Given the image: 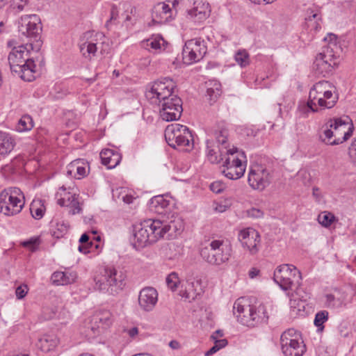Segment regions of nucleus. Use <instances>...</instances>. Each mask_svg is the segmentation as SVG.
Wrapping results in <instances>:
<instances>
[{"instance_id":"nucleus-1","label":"nucleus","mask_w":356,"mask_h":356,"mask_svg":"<svg viewBox=\"0 0 356 356\" xmlns=\"http://www.w3.org/2000/svg\"><path fill=\"white\" fill-rule=\"evenodd\" d=\"M178 230V225L174 219L167 223L160 219L148 218L133 227L131 242L136 249L143 248L147 245L156 243L168 234L172 236V233Z\"/></svg>"},{"instance_id":"nucleus-2","label":"nucleus","mask_w":356,"mask_h":356,"mask_svg":"<svg viewBox=\"0 0 356 356\" xmlns=\"http://www.w3.org/2000/svg\"><path fill=\"white\" fill-rule=\"evenodd\" d=\"M29 51L24 45L13 48L8 60L11 72L17 75L25 81H31L35 79L36 65L27 56Z\"/></svg>"},{"instance_id":"nucleus-3","label":"nucleus","mask_w":356,"mask_h":356,"mask_svg":"<svg viewBox=\"0 0 356 356\" xmlns=\"http://www.w3.org/2000/svg\"><path fill=\"white\" fill-rule=\"evenodd\" d=\"M246 300L238 298L234 304L233 312L238 321L248 327H254L259 323H266L268 319L264 305H259L244 303Z\"/></svg>"},{"instance_id":"nucleus-4","label":"nucleus","mask_w":356,"mask_h":356,"mask_svg":"<svg viewBox=\"0 0 356 356\" xmlns=\"http://www.w3.org/2000/svg\"><path fill=\"white\" fill-rule=\"evenodd\" d=\"M95 289L102 293L115 295L124 286V275L113 266H106L99 275L95 276Z\"/></svg>"},{"instance_id":"nucleus-5","label":"nucleus","mask_w":356,"mask_h":356,"mask_svg":"<svg viewBox=\"0 0 356 356\" xmlns=\"http://www.w3.org/2000/svg\"><path fill=\"white\" fill-rule=\"evenodd\" d=\"M232 253V246L222 240H213L209 245L203 247L200 255L210 264L220 266L227 262Z\"/></svg>"},{"instance_id":"nucleus-6","label":"nucleus","mask_w":356,"mask_h":356,"mask_svg":"<svg viewBox=\"0 0 356 356\" xmlns=\"http://www.w3.org/2000/svg\"><path fill=\"white\" fill-rule=\"evenodd\" d=\"M24 206V195L17 187H9L0 193V212L12 216L21 212Z\"/></svg>"},{"instance_id":"nucleus-7","label":"nucleus","mask_w":356,"mask_h":356,"mask_svg":"<svg viewBox=\"0 0 356 356\" xmlns=\"http://www.w3.org/2000/svg\"><path fill=\"white\" fill-rule=\"evenodd\" d=\"M274 280L282 289L287 291L293 287L298 289L301 285L302 275L292 264H282L274 272Z\"/></svg>"},{"instance_id":"nucleus-8","label":"nucleus","mask_w":356,"mask_h":356,"mask_svg":"<svg viewBox=\"0 0 356 356\" xmlns=\"http://www.w3.org/2000/svg\"><path fill=\"white\" fill-rule=\"evenodd\" d=\"M175 87L172 80L165 77L152 83L145 95L150 104L159 106L162 101L168 99L172 95Z\"/></svg>"},{"instance_id":"nucleus-9","label":"nucleus","mask_w":356,"mask_h":356,"mask_svg":"<svg viewBox=\"0 0 356 356\" xmlns=\"http://www.w3.org/2000/svg\"><path fill=\"white\" fill-rule=\"evenodd\" d=\"M329 47L323 48V51L317 54L313 63L316 74L325 77L333 73L338 65V56Z\"/></svg>"},{"instance_id":"nucleus-10","label":"nucleus","mask_w":356,"mask_h":356,"mask_svg":"<svg viewBox=\"0 0 356 356\" xmlns=\"http://www.w3.org/2000/svg\"><path fill=\"white\" fill-rule=\"evenodd\" d=\"M299 334L291 328L284 331L280 337V346L285 356H302L306 351L303 342L299 341Z\"/></svg>"},{"instance_id":"nucleus-11","label":"nucleus","mask_w":356,"mask_h":356,"mask_svg":"<svg viewBox=\"0 0 356 356\" xmlns=\"http://www.w3.org/2000/svg\"><path fill=\"white\" fill-rule=\"evenodd\" d=\"M207 47L204 40L195 38L186 41L182 49V60L186 65L196 63L206 55Z\"/></svg>"},{"instance_id":"nucleus-12","label":"nucleus","mask_w":356,"mask_h":356,"mask_svg":"<svg viewBox=\"0 0 356 356\" xmlns=\"http://www.w3.org/2000/svg\"><path fill=\"white\" fill-rule=\"evenodd\" d=\"M237 152L238 149L236 147L227 150V157L225 159L223 165L225 169L222 170V173L230 179L241 178L245 170V167L238 158V155H235Z\"/></svg>"},{"instance_id":"nucleus-13","label":"nucleus","mask_w":356,"mask_h":356,"mask_svg":"<svg viewBox=\"0 0 356 356\" xmlns=\"http://www.w3.org/2000/svg\"><path fill=\"white\" fill-rule=\"evenodd\" d=\"M19 32L31 40H37L42 31L40 18L37 15H25L19 22Z\"/></svg>"},{"instance_id":"nucleus-14","label":"nucleus","mask_w":356,"mask_h":356,"mask_svg":"<svg viewBox=\"0 0 356 356\" xmlns=\"http://www.w3.org/2000/svg\"><path fill=\"white\" fill-rule=\"evenodd\" d=\"M272 180L273 171L260 165L250 170L248 181L253 189L261 191L270 184Z\"/></svg>"},{"instance_id":"nucleus-15","label":"nucleus","mask_w":356,"mask_h":356,"mask_svg":"<svg viewBox=\"0 0 356 356\" xmlns=\"http://www.w3.org/2000/svg\"><path fill=\"white\" fill-rule=\"evenodd\" d=\"M216 142L220 145L218 147V152L220 153L218 155V152L213 148H211L209 145L210 142L209 140H207V147L208 149L207 152V158L209 161L212 163H218L222 160H223V156L227 155V150L228 145H227V131L225 129L220 130L218 133L216 134Z\"/></svg>"},{"instance_id":"nucleus-16","label":"nucleus","mask_w":356,"mask_h":356,"mask_svg":"<svg viewBox=\"0 0 356 356\" xmlns=\"http://www.w3.org/2000/svg\"><path fill=\"white\" fill-rule=\"evenodd\" d=\"M104 38L102 33L89 31L84 33L83 42L79 45L83 56L90 59L97 51L98 40Z\"/></svg>"},{"instance_id":"nucleus-17","label":"nucleus","mask_w":356,"mask_h":356,"mask_svg":"<svg viewBox=\"0 0 356 356\" xmlns=\"http://www.w3.org/2000/svg\"><path fill=\"white\" fill-rule=\"evenodd\" d=\"M238 240L243 247L248 248L250 254H255L259 251V244L261 241L260 234L252 228H248L240 231Z\"/></svg>"},{"instance_id":"nucleus-18","label":"nucleus","mask_w":356,"mask_h":356,"mask_svg":"<svg viewBox=\"0 0 356 356\" xmlns=\"http://www.w3.org/2000/svg\"><path fill=\"white\" fill-rule=\"evenodd\" d=\"M179 285H181V288L179 290V296L189 302L194 300L197 296L200 294V282L193 276L188 277L186 280H179Z\"/></svg>"},{"instance_id":"nucleus-19","label":"nucleus","mask_w":356,"mask_h":356,"mask_svg":"<svg viewBox=\"0 0 356 356\" xmlns=\"http://www.w3.org/2000/svg\"><path fill=\"white\" fill-rule=\"evenodd\" d=\"M326 129L323 131V136H321V140L323 143L328 145H337L343 143L349 139L353 135L354 127L351 124L347 131H345L343 136L337 138V134L333 131V128H330L328 122L325 124Z\"/></svg>"},{"instance_id":"nucleus-20","label":"nucleus","mask_w":356,"mask_h":356,"mask_svg":"<svg viewBox=\"0 0 356 356\" xmlns=\"http://www.w3.org/2000/svg\"><path fill=\"white\" fill-rule=\"evenodd\" d=\"M157 301L158 293L153 287H146L140 291L138 302L140 307L145 311H152Z\"/></svg>"},{"instance_id":"nucleus-21","label":"nucleus","mask_w":356,"mask_h":356,"mask_svg":"<svg viewBox=\"0 0 356 356\" xmlns=\"http://www.w3.org/2000/svg\"><path fill=\"white\" fill-rule=\"evenodd\" d=\"M172 15V10L170 6L165 2L156 4L152 13V22L155 24H164L169 22Z\"/></svg>"},{"instance_id":"nucleus-22","label":"nucleus","mask_w":356,"mask_h":356,"mask_svg":"<svg viewBox=\"0 0 356 356\" xmlns=\"http://www.w3.org/2000/svg\"><path fill=\"white\" fill-rule=\"evenodd\" d=\"M195 6L186 11V17L195 23H201L210 15L211 10L209 3H195Z\"/></svg>"},{"instance_id":"nucleus-23","label":"nucleus","mask_w":356,"mask_h":356,"mask_svg":"<svg viewBox=\"0 0 356 356\" xmlns=\"http://www.w3.org/2000/svg\"><path fill=\"white\" fill-rule=\"evenodd\" d=\"M58 204L70 209L69 213L72 215L80 213L82 211L79 196L76 193L65 192L63 197L57 200Z\"/></svg>"},{"instance_id":"nucleus-24","label":"nucleus","mask_w":356,"mask_h":356,"mask_svg":"<svg viewBox=\"0 0 356 356\" xmlns=\"http://www.w3.org/2000/svg\"><path fill=\"white\" fill-rule=\"evenodd\" d=\"M112 322V314L109 311H97L91 318V330L95 333L99 328L106 329L111 325Z\"/></svg>"},{"instance_id":"nucleus-25","label":"nucleus","mask_w":356,"mask_h":356,"mask_svg":"<svg viewBox=\"0 0 356 356\" xmlns=\"http://www.w3.org/2000/svg\"><path fill=\"white\" fill-rule=\"evenodd\" d=\"M316 101H317L318 106L323 108H332L334 106V101L325 103L324 98L320 95L317 90H314V86H313L310 89L309 99L307 102V107L312 112H318Z\"/></svg>"},{"instance_id":"nucleus-26","label":"nucleus","mask_w":356,"mask_h":356,"mask_svg":"<svg viewBox=\"0 0 356 356\" xmlns=\"http://www.w3.org/2000/svg\"><path fill=\"white\" fill-rule=\"evenodd\" d=\"M148 205L151 211L159 215H165L170 209V200L163 195H156L150 199Z\"/></svg>"},{"instance_id":"nucleus-27","label":"nucleus","mask_w":356,"mask_h":356,"mask_svg":"<svg viewBox=\"0 0 356 356\" xmlns=\"http://www.w3.org/2000/svg\"><path fill=\"white\" fill-rule=\"evenodd\" d=\"M102 163L108 169L115 168L121 161L122 156L119 152L111 149H104L100 152Z\"/></svg>"},{"instance_id":"nucleus-28","label":"nucleus","mask_w":356,"mask_h":356,"mask_svg":"<svg viewBox=\"0 0 356 356\" xmlns=\"http://www.w3.org/2000/svg\"><path fill=\"white\" fill-rule=\"evenodd\" d=\"M88 172L87 164L83 159L74 160L67 166V174L78 179L86 177Z\"/></svg>"},{"instance_id":"nucleus-29","label":"nucleus","mask_w":356,"mask_h":356,"mask_svg":"<svg viewBox=\"0 0 356 356\" xmlns=\"http://www.w3.org/2000/svg\"><path fill=\"white\" fill-rule=\"evenodd\" d=\"M177 99L173 97L170 100L164 101L162 108L160 110V115L162 119L167 122L177 120L176 111H177Z\"/></svg>"},{"instance_id":"nucleus-30","label":"nucleus","mask_w":356,"mask_h":356,"mask_svg":"<svg viewBox=\"0 0 356 356\" xmlns=\"http://www.w3.org/2000/svg\"><path fill=\"white\" fill-rule=\"evenodd\" d=\"M77 278L74 271H56L51 276V280L55 285H67L72 284Z\"/></svg>"},{"instance_id":"nucleus-31","label":"nucleus","mask_w":356,"mask_h":356,"mask_svg":"<svg viewBox=\"0 0 356 356\" xmlns=\"http://www.w3.org/2000/svg\"><path fill=\"white\" fill-rule=\"evenodd\" d=\"M184 147L183 151L190 152L194 148V137L192 131L184 125L179 124V147Z\"/></svg>"},{"instance_id":"nucleus-32","label":"nucleus","mask_w":356,"mask_h":356,"mask_svg":"<svg viewBox=\"0 0 356 356\" xmlns=\"http://www.w3.org/2000/svg\"><path fill=\"white\" fill-rule=\"evenodd\" d=\"M15 145V139L10 133L0 131V156H8Z\"/></svg>"},{"instance_id":"nucleus-33","label":"nucleus","mask_w":356,"mask_h":356,"mask_svg":"<svg viewBox=\"0 0 356 356\" xmlns=\"http://www.w3.org/2000/svg\"><path fill=\"white\" fill-rule=\"evenodd\" d=\"M206 97L209 104H213L221 95V84L216 80H211L206 82Z\"/></svg>"},{"instance_id":"nucleus-34","label":"nucleus","mask_w":356,"mask_h":356,"mask_svg":"<svg viewBox=\"0 0 356 356\" xmlns=\"http://www.w3.org/2000/svg\"><path fill=\"white\" fill-rule=\"evenodd\" d=\"M178 124H172L165 128V139L168 145L177 149L178 146Z\"/></svg>"},{"instance_id":"nucleus-35","label":"nucleus","mask_w":356,"mask_h":356,"mask_svg":"<svg viewBox=\"0 0 356 356\" xmlns=\"http://www.w3.org/2000/svg\"><path fill=\"white\" fill-rule=\"evenodd\" d=\"M45 201L41 199L33 200L30 205V212L35 220L41 219L45 213Z\"/></svg>"},{"instance_id":"nucleus-36","label":"nucleus","mask_w":356,"mask_h":356,"mask_svg":"<svg viewBox=\"0 0 356 356\" xmlns=\"http://www.w3.org/2000/svg\"><path fill=\"white\" fill-rule=\"evenodd\" d=\"M328 123L330 128H333L336 134L337 132H343L344 134L345 131H347L351 124L353 126L352 123L349 124L348 122L341 118L330 119Z\"/></svg>"},{"instance_id":"nucleus-37","label":"nucleus","mask_w":356,"mask_h":356,"mask_svg":"<svg viewBox=\"0 0 356 356\" xmlns=\"http://www.w3.org/2000/svg\"><path fill=\"white\" fill-rule=\"evenodd\" d=\"M33 127L32 118L29 115H24L19 120L15 129L18 132H25L31 130Z\"/></svg>"},{"instance_id":"nucleus-38","label":"nucleus","mask_w":356,"mask_h":356,"mask_svg":"<svg viewBox=\"0 0 356 356\" xmlns=\"http://www.w3.org/2000/svg\"><path fill=\"white\" fill-rule=\"evenodd\" d=\"M68 228L69 225L67 222H65L64 221L58 222L52 229V235L58 238H61L67 234Z\"/></svg>"},{"instance_id":"nucleus-39","label":"nucleus","mask_w":356,"mask_h":356,"mask_svg":"<svg viewBox=\"0 0 356 356\" xmlns=\"http://www.w3.org/2000/svg\"><path fill=\"white\" fill-rule=\"evenodd\" d=\"M307 13L309 15L305 18L307 26L317 31L321 28L320 24L318 22V20H320L321 17H318L317 13H314L312 10L310 12L309 10H307Z\"/></svg>"},{"instance_id":"nucleus-40","label":"nucleus","mask_w":356,"mask_h":356,"mask_svg":"<svg viewBox=\"0 0 356 356\" xmlns=\"http://www.w3.org/2000/svg\"><path fill=\"white\" fill-rule=\"evenodd\" d=\"M30 0H11L10 9L15 13H19L26 10L29 6Z\"/></svg>"},{"instance_id":"nucleus-41","label":"nucleus","mask_w":356,"mask_h":356,"mask_svg":"<svg viewBox=\"0 0 356 356\" xmlns=\"http://www.w3.org/2000/svg\"><path fill=\"white\" fill-rule=\"evenodd\" d=\"M334 216L328 211H324L318 216V222L325 227H327L334 221Z\"/></svg>"},{"instance_id":"nucleus-42","label":"nucleus","mask_w":356,"mask_h":356,"mask_svg":"<svg viewBox=\"0 0 356 356\" xmlns=\"http://www.w3.org/2000/svg\"><path fill=\"white\" fill-rule=\"evenodd\" d=\"M165 284L168 289L175 291L178 286V273L172 272L165 278Z\"/></svg>"},{"instance_id":"nucleus-43","label":"nucleus","mask_w":356,"mask_h":356,"mask_svg":"<svg viewBox=\"0 0 356 356\" xmlns=\"http://www.w3.org/2000/svg\"><path fill=\"white\" fill-rule=\"evenodd\" d=\"M89 236L88 234L84 233L81 235L79 238V243H81L79 245L78 250L79 252H83L84 254H87L90 252L89 246L92 247L93 244L92 242L89 243Z\"/></svg>"},{"instance_id":"nucleus-44","label":"nucleus","mask_w":356,"mask_h":356,"mask_svg":"<svg viewBox=\"0 0 356 356\" xmlns=\"http://www.w3.org/2000/svg\"><path fill=\"white\" fill-rule=\"evenodd\" d=\"M328 318V312L327 311H321L316 313L314 318V325L318 330H323L324 328L323 323Z\"/></svg>"},{"instance_id":"nucleus-45","label":"nucleus","mask_w":356,"mask_h":356,"mask_svg":"<svg viewBox=\"0 0 356 356\" xmlns=\"http://www.w3.org/2000/svg\"><path fill=\"white\" fill-rule=\"evenodd\" d=\"M235 60L241 67H245L249 64V54L245 50H239L235 54Z\"/></svg>"},{"instance_id":"nucleus-46","label":"nucleus","mask_w":356,"mask_h":356,"mask_svg":"<svg viewBox=\"0 0 356 356\" xmlns=\"http://www.w3.org/2000/svg\"><path fill=\"white\" fill-rule=\"evenodd\" d=\"M118 193V198L119 200H122L124 203L129 204L133 202L135 197L130 195V194H126L125 190L123 188L117 189L115 191H113V195L115 197L116 195V193Z\"/></svg>"},{"instance_id":"nucleus-47","label":"nucleus","mask_w":356,"mask_h":356,"mask_svg":"<svg viewBox=\"0 0 356 356\" xmlns=\"http://www.w3.org/2000/svg\"><path fill=\"white\" fill-rule=\"evenodd\" d=\"M40 238L39 236H35L29 238L27 241H25L22 243V245L25 247L29 248L31 251H35L38 245L40 244Z\"/></svg>"},{"instance_id":"nucleus-48","label":"nucleus","mask_w":356,"mask_h":356,"mask_svg":"<svg viewBox=\"0 0 356 356\" xmlns=\"http://www.w3.org/2000/svg\"><path fill=\"white\" fill-rule=\"evenodd\" d=\"M337 37L335 34L333 33H329L326 38H325V40L328 41V44L326 47L324 48H329L330 47L331 49H332L333 51H335V49H338V46L337 44Z\"/></svg>"},{"instance_id":"nucleus-49","label":"nucleus","mask_w":356,"mask_h":356,"mask_svg":"<svg viewBox=\"0 0 356 356\" xmlns=\"http://www.w3.org/2000/svg\"><path fill=\"white\" fill-rule=\"evenodd\" d=\"M314 90H317L320 95H323L324 92H325L328 87H330V83L327 81H321L314 85Z\"/></svg>"},{"instance_id":"nucleus-50","label":"nucleus","mask_w":356,"mask_h":356,"mask_svg":"<svg viewBox=\"0 0 356 356\" xmlns=\"http://www.w3.org/2000/svg\"><path fill=\"white\" fill-rule=\"evenodd\" d=\"M163 41V39L159 37L149 38L147 40V45L152 49L157 50L161 49V42Z\"/></svg>"},{"instance_id":"nucleus-51","label":"nucleus","mask_w":356,"mask_h":356,"mask_svg":"<svg viewBox=\"0 0 356 356\" xmlns=\"http://www.w3.org/2000/svg\"><path fill=\"white\" fill-rule=\"evenodd\" d=\"M211 191L216 193H220L225 188V185L222 181H213L209 186Z\"/></svg>"},{"instance_id":"nucleus-52","label":"nucleus","mask_w":356,"mask_h":356,"mask_svg":"<svg viewBox=\"0 0 356 356\" xmlns=\"http://www.w3.org/2000/svg\"><path fill=\"white\" fill-rule=\"evenodd\" d=\"M322 97L324 98V102L325 103L334 101V105L336 104L338 100V96L333 95L332 92L328 89H327V90L324 92V94L322 95Z\"/></svg>"},{"instance_id":"nucleus-53","label":"nucleus","mask_w":356,"mask_h":356,"mask_svg":"<svg viewBox=\"0 0 356 356\" xmlns=\"http://www.w3.org/2000/svg\"><path fill=\"white\" fill-rule=\"evenodd\" d=\"M28 293V288L26 285L19 286L15 290V294L18 299H22L26 296Z\"/></svg>"},{"instance_id":"nucleus-54","label":"nucleus","mask_w":356,"mask_h":356,"mask_svg":"<svg viewBox=\"0 0 356 356\" xmlns=\"http://www.w3.org/2000/svg\"><path fill=\"white\" fill-rule=\"evenodd\" d=\"M248 215L249 217L259 218L263 217L264 212L259 209L252 208L248 210Z\"/></svg>"},{"instance_id":"nucleus-55","label":"nucleus","mask_w":356,"mask_h":356,"mask_svg":"<svg viewBox=\"0 0 356 356\" xmlns=\"http://www.w3.org/2000/svg\"><path fill=\"white\" fill-rule=\"evenodd\" d=\"M348 154L353 161L356 162V139L352 142L349 147Z\"/></svg>"},{"instance_id":"nucleus-56","label":"nucleus","mask_w":356,"mask_h":356,"mask_svg":"<svg viewBox=\"0 0 356 356\" xmlns=\"http://www.w3.org/2000/svg\"><path fill=\"white\" fill-rule=\"evenodd\" d=\"M211 337L215 340L214 344L217 346V348L220 350L227 345V340L226 339H216V336L212 335Z\"/></svg>"},{"instance_id":"nucleus-57","label":"nucleus","mask_w":356,"mask_h":356,"mask_svg":"<svg viewBox=\"0 0 356 356\" xmlns=\"http://www.w3.org/2000/svg\"><path fill=\"white\" fill-rule=\"evenodd\" d=\"M49 342L48 339H41L40 340V348L41 349L43 350V351H49L50 350H51L53 348V347L54 346V345H50V346H46V344H47Z\"/></svg>"},{"instance_id":"nucleus-58","label":"nucleus","mask_w":356,"mask_h":356,"mask_svg":"<svg viewBox=\"0 0 356 356\" xmlns=\"http://www.w3.org/2000/svg\"><path fill=\"white\" fill-rule=\"evenodd\" d=\"M125 332L130 337L134 338L138 334V329L136 327H134L130 329L125 330Z\"/></svg>"},{"instance_id":"nucleus-59","label":"nucleus","mask_w":356,"mask_h":356,"mask_svg":"<svg viewBox=\"0 0 356 356\" xmlns=\"http://www.w3.org/2000/svg\"><path fill=\"white\" fill-rule=\"evenodd\" d=\"M259 270H258L256 268H252L250 270L248 275L251 279H253V278L256 277L259 275Z\"/></svg>"},{"instance_id":"nucleus-60","label":"nucleus","mask_w":356,"mask_h":356,"mask_svg":"<svg viewBox=\"0 0 356 356\" xmlns=\"http://www.w3.org/2000/svg\"><path fill=\"white\" fill-rule=\"evenodd\" d=\"M312 195L318 201H319L321 198L320 189L317 187L313 188Z\"/></svg>"},{"instance_id":"nucleus-61","label":"nucleus","mask_w":356,"mask_h":356,"mask_svg":"<svg viewBox=\"0 0 356 356\" xmlns=\"http://www.w3.org/2000/svg\"><path fill=\"white\" fill-rule=\"evenodd\" d=\"M219 349L217 348V346L214 344L213 346H212L209 350H207L205 353V356H210L213 354L216 353L217 351H218Z\"/></svg>"},{"instance_id":"nucleus-62","label":"nucleus","mask_w":356,"mask_h":356,"mask_svg":"<svg viewBox=\"0 0 356 356\" xmlns=\"http://www.w3.org/2000/svg\"><path fill=\"white\" fill-rule=\"evenodd\" d=\"M169 346L172 348V349H177L178 348V341H176V340H172L171 341H170L169 343Z\"/></svg>"},{"instance_id":"nucleus-63","label":"nucleus","mask_w":356,"mask_h":356,"mask_svg":"<svg viewBox=\"0 0 356 356\" xmlns=\"http://www.w3.org/2000/svg\"><path fill=\"white\" fill-rule=\"evenodd\" d=\"M116 15H115V8L114 7L112 8V10H111V17L110 18V20L109 21H107L106 22V25L108 26V23L113 20V19H116Z\"/></svg>"},{"instance_id":"nucleus-64","label":"nucleus","mask_w":356,"mask_h":356,"mask_svg":"<svg viewBox=\"0 0 356 356\" xmlns=\"http://www.w3.org/2000/svg\"><path fill=\"white\" fill-rule=\"evenodd\" d=\"M216 210L218 212H223L225 211V207L222 205H219L218 207H216Z\"/></svg>"}]
</instances>
